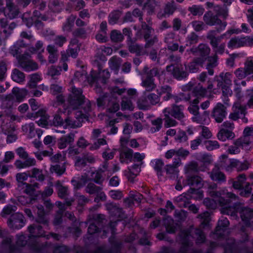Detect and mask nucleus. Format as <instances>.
I'll use <instances>...</instances> for the list:
<instances>
[{"label":"nucleus","instance_id":"nucleus-59","mask_svg":"<svg viewBox=\"0 0 253 253\" xmlns=\"http://www.w3.org/2000/svg\"><path fill=\"white\" fill-rule=\"evenodd\" d=\"M120 16V12L118 11H116L112 12L109 15V23L111 24H115Z\"/></svg>","mask_w":253,"mask_h":253},{"label":"nucleus","instance_id":"nucleus-34","mask_svg":"<svg viewBox=\"0 0 253 253\" xmlns=\"http://www.w3.org/2000/svg\"><path fill=\"white\" fill-rule=\"evenodd\" d=\"M25 44L23 43V41H18L15 44L11 47L10 53L15 56L19 61V59L22 58V56L19 55V46H24Z\"/></svg>","mask_w":253,"mask_h":253},{"label":"nucleus","instance_id":"nucleus-28","mask_svg":"<svg viewBox=\"0 0 253 253\" xmlns=\"http://www.w3.org/2000/svg\"><path fill=\"white\" fill-rule=\"evenodd\" d=\"M183 109L182 106H173L172 110L170 109V114L175 118L181 120L184 118Z\"/></svg>","mask_w":253,"mask_h":253},{"label":"nucleus","instance_id":"nucleus-2","mask_svg":"<svg viewBox=\"0 0 253 253\" xmlns=\"http://www.w3.org/2000/svg\"><path fill=\"white\" fill-rule=\"evenodd\" d=\"M68 102L69 103V109H76L82 106L84 112L81 111H76L75 113V117L77 120L85 118V113L88 112L90 109V103L88 100H84V97L82 95V91L75 86L71 88V93L70 94Z\"/></svg>","mask_w":253,"mask_h":253},{"label":"nucleus","instance_id":"nucleus-55","mask_svg":"<svg viewBox=\"0 0 253 253\" xmlns=\"http://www.w3.org/2000/svg\"><path fill=\"white\" fill-rule=\"evenodd\" d=\"M191 13L194 15H201L204 12V8L200 6L193 5L189 8Z\"/></svg>","mask_w":253,"mask_h":253},{"label":"nucleus","instance_id":"nucleus-38","mask_svg":"<svg viewBox=\"0 0 253 253\" xmlns=\"http://www.w3.org/2000/svg\"><path fill=\"white\" fill-rule=\"evenodd\" d=\"M11 77L13 80L17 83H21L25 79L24 74L16 69L13 70Z\"/></svg>","mask_w":253,"mask_h":253},{"label":"nucleus","instance_id":"nucleus-11","mask_svg":"<svg viewBox=\"0 0 253 253\" xmlns=\"http://www.w3.org/2000/svg\"><path fill=\"white\" fill-rule=\"evenodd\" d=\"M6 7L3 10L4 15L10 19L15 18L19 13L18 9L13 4L11 0H6Z\"/></svg>","mask_w":253,"mask_h":253},{"label":"nucleus","instance_id":"nucleus-16","mask_svg":"<svg viewBox=\"0 0 253 253\" xmlns=\"http://www.w3.org/2000/svg\"><path fill=\"white\" fill-rule=\"evenodd\" d=\"M199 102V101L198 98L194 99L192 101V104L188 108V110L189 112L194 116L192 118L193 121L201 123L202 120L199 115V107L196 105Z\"/></svg>","mask_w":253,"mask_h":253},{"label":"nucleus","instance_id":"nucleus-5","mask_svg":"<svg viewBox=\"0 0 253 253\" xmlns=\"http://www.w3.org/2000/svg\"><path fill=\"white\" fill-rule=\"evenodd\" d=\"M253 44V38L250 37L234 38L228 42V46L231 48H238L244 46H250Z\"/></svg>","mask_w":253,"mask_h":253},{"label":"nucleus","instance_id":"nucleus-18","mask_svg":"<svg viewBox=\"0 0 253 253\" xmlns=\"http://www.w3.org/2000/svg\"><path fill=\"white\" fill-rule=\"evenodd\" d=\"M142 30L145 31V30L148 31V33H146L144 35V38L146 41V46L148 47L152 45L155 42L158 41L157 38L156 37L154 36L152 37L150 39V34L151 33L152 31L148 25H147L145 23H142Z\"/></svg>","mask_w":253,"mask_h":253},{"label":"nucleus","instance_id":"nucleus-3","mask_svg":"<svg viewBox=\"0 0 253 253\" xmlns=\"http://www.w3.org/2000/svg\"><path fill=\"white\" fill-rule=\"evenodd\" d=\"M220 15H222L223 18H226L227 16V12L225 10H222L218 12L217 15H213L211 12L209 11L204 15L203 19L205 23L208 25L211 26L219 25L220 27L217 30L219 32L220 31L224 29L227 25L226 22H222L218 18L217 16Z\"/></svg>","mask_w":253,"mask_h":253},{"label":"nucleus","instance_id":"nucleus-22","mask_svg":"<svg viewBox=\"0 0 253 253\" xmlns=\"http://www.w3.org/2000/svg\"><path fill=\"white\" fill-rule=\"evenodd\" d=\"M140 171V167L138 165H134L131 168L125 170V174L129 180L132 181L133 178Z\"/></svg>","mask_w":253,"mask_h":253},{"label":"nucleus","instance_id":"nucleus-21","mask_svg":"<svg viewBox=\"0 0 253 253\" xmlns=\"http://www.w3.org/2000/svg\"><path fill=\"white\" fill-rule=\"evenodd\" d=\"M210 177L212 180L224 181H225V176L222 173L219 169V168L215 166L211 172H209Z\"/></svg>","mask_w":253,"mask_h":253},{"label":"nucleus","instance_id":"nucleus-4","mask_svg":"<svg viewBox=\"0 0 253 253\" xmlns=\"http://www.w3.org/2000/svg\"><path fill=\"white\" fill-rule=\"evenodd\" d=\"M196 193L199 195L198 198L200 199L203 197V193L201 191H197L194 189H190L188 191V193H184L177 197L175 199V201L178 204L179 207H186L190 197L198 198L194 196Z\"/></svg>","mask_w":253,"mask_h":253},{"label":"nucleus","instance_id":"nucleus-62","mask_svg":"<svg viewBox=\"0 0 253 253\" xmlns=\"http://www.w3.org/2000/svg\"><path fill=\"white\" fill-rule=\"evenodd\" d=\"M175 6H174V1L168 3L165 8V14H171L175 10Z\"/></svg>","mask_w":253,"mask_h":253},{"label":"nucleus","instance_id":"nucleus-64","mask_svg":"<svg viewBox=\"0 0 253 253\" xmlns=\"http://www.w3.org/2000/svg\"><path fill=\"white\" fill-rule=\"evenodd\" d=\"M152 124L154 126V127L152 128V131L154 132L158 131L161 128L162 120L160 118H157L152 121Z\"/></svg>","mask_w":253,"mask_h":253},{"label":"nucleus","instance_id":"nucleus-47","mask_svg":"<svg viewBox=\"0 0 253 253\" xmlns=\"http://www.w3.org/2000/svg\"><path fill=\"white\" fill-rule=\"evenodd\" d=\"M56 187L58 190V195L62 198H65L66 196L68 194L67 188L63 186L59 181H57L56 183Z\"/></svg>","mask_w":253,"mask_h":253},{"label":"nucleus","instance_id":"nucleus-53","mask_svg":"<svg viewBox=\"0 0 253 253\" xmlns=\"http://www.w3.org/2000/svg\"><path fill=\"white\" fill-rule=\"evenodd\" d=\"M111 39L113 41L118 42L122 41L124 37L120 31L113 30L111 34Z\"/></svg>","mask_w":253,"mask_h":253},{"label":"nucleus","instance_id":"nucleus-32","mask_svg":"<svg viewBox=\"0 0 253 253\" xmlns=\"http://www.w3.org/2000/svg\"><path fill=\"white\" fill-rule=\"evenodd\" d=\"M81 122L80 120L75 121L73 119L68 117L64 119V126L65 127L75 128L81 126Z\"/></svg>","mask_w":253,"mask_h":253},{"label":"nucleus","instance_id":"nucleus-37","mask_svg":"<svg viewBox=\"0 0 253 253\" xmlns=\"http://www.w3.org/2000/svg\"><path fill=\"white\" fill-rule=\"evenodd\" d=\"M30 176V175H29L26 172H19L17 173L16 175V179L18 183V186H22L27 184L24 182V181L27 180Z\"/></svg>","mask_w":253,"mask_h":253},{"label":"nucleus","instance_id":"nucleus-20","mask_svg":"<svg viewBox=\"0 0 253 253\" xmlns=\"http://www.w3.org/2000/svg\"><path fill=\"white\" fill-rule=\"evenodd\" d=\"M234 137L235 134L233 132L224 128H221L217 134L218 139L222 141L233 138Z\"/></svg>","mask_w":253,"mask_h":253},{"label":"nucleus","instance_id":"nucleus-40","mask_svg":"<svg viewBox=\"0 0 253 253\" xmlns=\"http://www.w3.org/2000/svg\"><path fill=\"white\" fill-rule=\"evenodd\" d=\"M121 109L123 110L132 111L134 109V105L129 99L123 98L121 103Z\"/></svg>","mask_w":253,"mask_h":253},{"label":"nucleus","instance_id":"nucleus-49","mask_svg":"<svg viewBox=\"0 0 253 253\" xmlns=\"http://www.w3.org/2000/svg\"><path fill=\"white\" fill-rule=\"evenodd\" d=\"M22 129L25 133L29 134L30 137H33V133L34 131V125L33 123H30L22 126Z\"/></svg>","mask_w":253,"mask_h":253},{"label":"nucleus","instance_id":"nucleus-9","mask_svg":"<svg viewBox=\"0 0 253 253\" xmlns=\"http://www.w3.org/2000/svg\"><path fill=\"white\" fill-rule=\"evenodd\" d=\"M250 166L251 164L246 160L241 162L237 160H232L229 166H227L225 169L227 171H231L232 168H235L237 171H241L247 170Z\"/></svg>","mask_w":253,"mask_h":253},{"label":"nucleus","instance_id":"nucleus-46","mask_svg":"<svg viewBox=\"0 0 253 253\" xmlns=\"http://www.w3.org/2000/svg\"><path fill=\"white\" fill-rule=\"evenodd\" d=\"M29 230L30 233V237L42 236L43 234L41 231V227L40 226H30L29 227Z\"/></svg>","mask_w":253,"mask_h":253},{"label":"nucleus","instance_id":"nucleus-54","mask_svg":"<svg viewBox=\"0 0 253 253\" xmlns=\"http://www.w3.org/2000/svg\"><path fill=\"white\" fill-rule=\"evenodd\" d=\"M76 19L75 16L71 15L68 19L63 27L64 31H69L71 30L72 27L73 26L75 20Z\"/></svg>","mask_w":253,"mask_h":253},{"label":"nucleus","instance_id":"nucleus-10","mask_svg":"<svg viewBox=\"0 0 253 253\" xmlns=\"http://www.w3.org/2000/svg\"><path fill=\"white\" fill-rule=\"evenodd\" d=\"M226 108L221 103H217L212 110V115L217 123H221L226 116Z\"/></svg>","mask_w":253,"mask_h":253},{"label":"nucleus","instance_id":"nucleus-14","mask_svg":"<svg viewBox=\"0 0 253 253\" xmlns=\"http://www.w3.org/2000/svg\"><path fill=\"white\" fill-rule=\"evenodd\" d=\"M233 112L229 115V118L233 120H236L239 118L243 117L245 115V109L240 103H235L233 107Z\"/></svg>","mask_w":253,"mask_h":253},{"label":"nucleus","instance_id":"nucleus-6","mask_svg":"<svg viewBox=\"0 0 253 253\" xmlns=\"http://www.w3.org/2000/svg\"><path fill=\"white\" fill-rule=\"evenodd\" d=\"M231 211H233L232 215L230 214L231 216H236V213L239 212L241 214V217L243 221H244L247 224L248 221L253 216V211L249 208H243L240 206L238 208L235 207H231Z\"/></svg>","mask_w":253,"mask_h":253},{"label":"nucleus","instance_id":"nucleus-48","mask_svg":"<svg viewBox=\"0 0 253 253\" xmlns=\"http://www.w3.org/2000/svg\"><path fill=\"white\" fill-rule=\"evenodd\" d=\"M244 68L247 75H250L253 74V58H249L246 60Z\"/></svg>","mask_w":253,"mask_h":253},{"label":"nucleus","instance_id":"nucleus-45","mask_svg":"<svg viewBox=\"0 0 253 253\" xmlns=\"http://www.w3.org/2000/svg\"><path fill=\"white\" fill-rule=\"evenodd\" d=\"M206 149L209 151H212L219 148L220 145L216 140H208L205 142Z\"/></svg>","mask_w":253,"mask_h":253},{"label":"nucleus","instance_id":"nucleus-58","mask_svg":"<svg viewBox=\"0 0 253 253\" xmlns=\"http://www.w3.org/2000/svg\"><path fill=\"white\" fill-rule=\"evenodd\" d=\"M173 220L171 218H167L165 220L166 229L168 232L171 233L175 231V226L173 225Z\"/></svg>","mask_w":253,"mask_h":253},{"label":"nucleus","instance_id":"nucleus-8","mask_svg":"<svg viewBox=\"0 0 253 253\" xmlns=\"http://www.w3.org/2000/svg\"><path fill=\"white\" fill-rule=\"evenodd\" d=\"M29 55H23L22 58L19 59V63L26 71H30L37 70L39 66L38 64L29 58Z\"/></svg>","mask_w":253,"mask_h":253},{"label":"nucleus","instance_id":"nucleus-41","mask_svg":"<svg viewBox=\"0 0 253 253\" xmlns=\"http://www.w3.org/2000/svg\"><path fill=\"white\" fill-rule=\"evenodd\" d=\"M32 174L30 176L31 177L35 178L39 181H43L44 179V176L42 173V170L37 168H33L31 170Z\"/></svg>","mask_w":253,"mask_h":253},{"label":"nucleus","instance_id":"nucleus-13","mask_svg":"<svg viewBox=\"0 0 253 253\" xmlns=\"http://www.w3.org/2000/svg\"><path fill=\"white\" fill-rule=\"evenodd\" d=\"M110 74L107 70L100 71L98 73L94 71H92L90 73V77L89 78V81L90 82L94 83L95 81L101 80L102 82L104 83L105 80L109 78Z\"/></svg>","mask_w":253,"mask_h":253},{"label":"nucleus","instance_id":"nucleus-51","mask_svg":"<svg viewBox=\"0 0 253 253\" xmlns=\"http://www.w3.org/2000/svg\"><path fill=\"white\" fill-rule=\"evenodd\" d=\"M65 167L64 166H60L58 165H56L55 166H52L50 168V171L51 172H55L58 175H61L65 171Z\"/></svg>","mask_w":253,"mask_h":253},{"label":"nucleus","instance_id":"nucleus-27","mask_svg":"<svg viewBox=\"0 0 253 253\" xmlns=\"http://www.w3.org/2000/svg\"><path fill=\"white\" fill-rule=\"evenodd\" d=\"M47 50L49 53L48 61L50 63H53L57 60V50L54 45H48Z\"/></svg>","mask_w":253,"mask_h":253},{"label":"nucleus","instance_id":"nucleus-36","mask_svg":"<svg viewBox=\"0 0 253 253\" xmlns=\"http://www.w3.org/2000/svg\"><path fill=\"white\" fill-rule=\"evenodd\" d=\"M159 94L161 95H163V97L166 100H167L173 97L171 93V88L168 85L162 86L160 89Z\"/></svg>","mask_w":253,"mask_h":253},{"label":"nucleus","instance_id":"nucleus-33","mask_svg":"<svg viewBox=\"0 0 253 253\" xmlns=\"http://www.w3.org/2000/svg\"><path fill=\"white\" fill-rule=\"evenodd\" d=\"M142 85L147 91H152L156 87V84H154L153 79L149 76H148L145 80H143Z\"/></svg>","mask_w":253,"mask_h":253},{"label":"nucleus","instance_id":"nucleus-25","mask_svg":"<svg viewBox=\"0 0 253 253\" xmlns=\"http://www.w3.org/2000/svg\"><path fill=\"white\" fill-rule=\"evenodd\" d=\"M12 93L15 97L16 100L18 102H20L26 97L28 91L24 88L20 89L18 87H14Z\"/></svg>","mask_w":253,"mask_h":253},{"label":"nucleus","instance_id":"nucleus-1","mask_svg":"<svg viewBox=\"0 0 253 253\" xmlns=\"http://www.w3.org/2000/svg\"><path fill=\"white\" fill-rule=\"evenodd\" d=\"M211 196L214 199L206 198L204 200V203L206 206L210 209H215L216 208L217 201L219 205L221 207V211L226 214H231L232 215L233 211H231L230 206H229L230 200H225L221 196H225L226 198L231 200H236L237 196L231 192H226L225 190H222L220 191H213L211 192Z\"/></svg>","mask_w":253,"mask_h":253},{"label":"nucleus","instance_id":"nucleus-63","mask_svg":"<svg viewBox=\"0 0 253 253\" xmlns=\"http://www.w3.org/2000/svg\"><path fill=\"white\" fill-rule=\"evenodd\" d=\"M193 28L196 31H200L205 28V25L202 21H194L191 23Z\"/></svg>","mask_w":253,"mask_h":253},{"label":"nucleus","instance_id":"nucleus-42","mask_svg":"<svg viewBox=\"0 0 253 253\" xmlns=\"http://www.w3.org/2000/svg\"><path fill=\"white\" fill-rule=\"evenodd\" d=\"M214 32L211 31L208 35V38L210 40V43L213 47H217L220 42L222 37H215L213 35Z\"/></svg>","mask_w":253,"mask_h":253},{"label":"nucleus","instance_id":"nucleus-24","mask_svg":"<svg viewBox=\"0 0 253 253\" xmlns=\"http://www.w3.org/2000/svg\"><path fill=\"white\" fill-rule=\"evenodd\" d=\"M159 6V2L155 0H147L144 4L143 8L151 14L154 12L155 8Z\"/></svg>","mask_w":253,"mask_h":253},{"label":"nucleus","instance_id":"nucleus-26","mask_svg":"<svg viewBox=\"0 0 253 253\" xmlns=\"http://www.w3.org/2000/svg\"><path fill=\"white\" fill-rule=\"evenodd\" d=\"M251 138L243 136L235 141V144L240 146L242 149L249 150V146L251 143Z\"/></svg>","mask_w":253,"mask_h":253},{"label":"nucleus","instance_id":"nucleus-43","mask_svg":"<svg viewBox=\"0 0 253 253\" xmlns=\"http://www.w3.org/2000/svg\"><path fill=\"white\" fill-rule=\"evenodd\" d=\"M106 208L112 215L115 216L120 215L122 210L116 205H114L112 203L107 204H106Z\"/></svg>","mask_w":253,"mask_h":253},{"label":"nucleus","instance_id":"nucleus-29","mask_svg":"<svg viewBox=\"0 0 253 253\" xmlns=\"http://www.w3.org/2000/svg\"><path fill=\"white\" fill-rule=\"evenodd\" d=\"M121 64V59L115 56L112 57L109 61L110 68L116 74H118Z\"/></svg>","mask_w":253,"mask_h":253},{"label":"nucleus","instance_id":"nucleus-15","mask_svg":"<svg viewBox=\"0 0 253 253\" xmlns=\"http://www.w3.org/2000/svg\"><path fill=\"white\" fill-rule=\"evenodd\" d=\"M181 165V161L179 159L175 160L172 165H167L165 169L167 174L170 177H174L176 176L179 172L176 169Z\"/></svg>","mask_w":253,"mask_h":253},{"label":"nucleus","instance_id":"nucleus-56","mask_svg":"<svg viewBox=\"0 0 253 253\" xmlns=\"http://www.w3.org/2000/svg\"><path fill=\"white\" fill-rule=\"evenodd\" d=\"M252 188L251 184L247 182L244 188H242L240 195L243 197H248L252 193Z\"/></svg>","mask_w":253,"mask_h":253},{"label":"nucleus","instance_id":"nucleus-52","mask_svg":"<svg viewBox=\"0 0 253 253\" xmlns=\"http://www.w3.org/2000/svg\"><path fill=\"white\" fill-rule=\"evenodd\" d=\"M99 190H101V187L96 186L93 183H89L85 188L86 192L89 194H96Z\"/></svg>","mask_w":253,"mask_h":253},{"label":"nucleus","instance_id":"nucleus-61","mask_svg":"<svg viewBox=\"0 0 253 253\" xmlns=\"http://www.w3.org/2000/svg\"><path fill=\"white\" fill-rule=\"evenodd\" d=\"M234 74L239 80L244 79L248 76L244 68H240L236 70L234 72Z\"/></svg>","mask_w":253,"mask_h":253},{"label":"nucleus","instance_id":"nucleus-30","mask_svg":"<svg viewBox=\"0 0 253 253\" xmlns=\"http://www.w3.org/2000/svg\"><path fill=\"white\" fill-rule=\"evenodd\" d=\"M133 157V151L130 149L123 150L120 154V160L122 163L130 162Z\"/></svg>","mask_w":253,"mask_h":253},{"label":"nucleus","instance_id":"nucleus-60","mask_svg":"<svg viewBox=\"0 0 253 253\" xmlns=\"http://www.w3.org/2000/svg\"><path fill=\"white\" fill-rule=\"evenodd\" d=\"M201 131V135L206 139H209L211 137L212 133L209 128L205 126H200Z\"/></svg>","mask_w":253,"mask_h":253},{"label":"nucleus","instance_id":"nucleus-39","mask_svg":"<svg viewBox=\"0 0 253 253\" xmlns=\"http://www.w3.org/2000/svg\"><path fill=\"white\" fill-rule=\"evenodd\" d=\"M235 88L234 91L236 93L237 97L238 98H240L242 96V94L241 93V88H240L241 85L243 86H245L246 85V82L244 81H243L241 82L239 81L238 80H235L234 81Z\"/></svg>","mask_w":253,"mask_h":253},{"label":"nucleus","instance_id":"nucleus-50","mask_svg":"<svg viewBox=\"0 0 253 253\" xmlns=\"http://www.w3.org/2000/svg\"><path fill=\"white\" fill-rule=\"evenodd\" d=\"M148 97H142L138 101V106L140 109H147L150 106Z\"/></svg>","mask_w":253,"mask_h":253},{"label":"nucleus","instance_id":"nucleus-17","mask_svg":"<svg viewBox=\"0 0 253 253\" xmlns=\"http://www.w3.org/2000/svg\"><path fill=\"white\" fill-rule=\"evenodd\" d=\"M75 139V134L70 133L67 135L61 137L58 141V147L62 149L65 148L67 145L74 142Z\"/></svg>","mask_w":253,"mask_h":253},{"label":"nucleus","instance_id":"nucleus-57","mask_svg":"<svg viewBox=\"0 0 253 253\" xmlns=\"http://www.w3.org/2000/svg\"><path fill=\"white\" fill-rule=\"evenodd\" d=\"M198 37L194 33H192L187 38L186 45H191V44L196 43L198 41Z\"/></svg>","mask_w":253,"mask_h":253},{"label":"nucleus","instance_id":"nucleus-31","mask_svg":"<svg viewBox=\"0 0 253 253\" xmlns=\"http://www.w3.org/2000/svg\"><path fill=\"white\" fill-rule=\"evenodd\" d=\"M204 60L198 58L190 63L188 66L189 71L191 73H196L198 71L199 66H202Z\"/></svg>","mask_w":253,"mask_h":253},{"label":"nucleus","instance_id":"nucleus-12","mask_svg":"<svg viewBox=\"0 0 253 253\" xmlns=\"http://www.w3.org/2000/svg\"><path fill=\"white\" fill-rule=\"evenodd\" d=\"M184 186L190 185L195 188H200L204 186V181L199 176H188L186 180H182Z\"/></svg>","mask_w":253,"mask_h":253},{"label":"nucleus","instance_id":"nucleus-19","mask_svg":"<svg viewBox=\"0 0 253 253\" xmlns=\"http://www.w3.org/2000/svg\"><path fill=\"white\" fill-rule=\"evenodd\" d=\"M37 117H40L41 118L37 123L38 125L41 127H46L49 125L48 119L49 116L46 114L43 110H40L37 113Z\"/></svg>","mask_w":253,"mask_h":253},{"label":"nucleus","instance_id":"nucleus-44","mask_svg":"<svg viewBox=\"0 0 253 253\" xmlns=\"http://www.w3.org/2000/svg\"><path fill=\"white\" fill-rule=\"evenodd\" d=\"M219 77L222 80V82L228 85H231L232 84V75L229 72L221 73L219 75Z\"/></svg>","mask_w":253,"mask_h":253},{"label":"nucleus","instance_id":"nucleus-35","mask_svg":"<svg viewBox=\"0 0 253 253\" xmlns=\"http://www.w3.org/2000/svg\"><path fill=\"white\" fill-rule=\"evenodd\" d=\"M164 115L165 116V126L166 127H170V126H175L176 124V121L172 119H170L169 116V115H170V109L169 108H166L164 110Z\"/></svg>","mask_w":253,"mask_h":253},{"label":"nucleus","instance_id":"nucleus-7","mask_svg":"<svg viewBox=\"0 0 253 253\" xmlns=\"http://www.w3.org/2000/svg\"><path fill=\"white\" fill-rule=\"evenodd\" d=\"M9 227L13 229H19L25 224V220L22 214L17 212L13 214L7 222Z\"/></svg>","mask_w":253,"mask_h":253},{"label":"nucleus","instance_id":"nucleus-23","mask_svg":"<svg viewBox=\"0 0 253 253\" xmlns=\"http://www.w3.org/2000/svg\"><path fill=\"white\" fill-rule=\"evenodd\" d=\"M65 113V112L62 111L61 109H59L53 118V125L55 126H64V121H63V116H66V114Z\"/></svg>","mask_w":253,"mask_h":253}]
</instances>
